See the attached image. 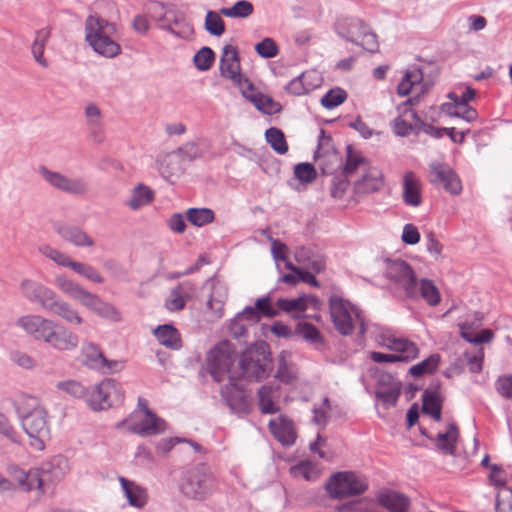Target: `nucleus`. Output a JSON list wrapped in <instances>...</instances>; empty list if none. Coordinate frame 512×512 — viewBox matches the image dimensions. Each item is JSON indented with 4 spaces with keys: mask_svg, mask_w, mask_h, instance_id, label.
<instances>
[{
    "mask_svg": "<svg viewBox=\"0 0 512 512\" xmlns=\"http://www.w3.org/2000/svg\"><path fill=\"white\" fill-rule=\"evenodd\" d=\"M16 325L34 340L44 342L58 352H72L80 343L79 336L71 329L38 314L21 316Z\"/></svg>",
    "mask_w": 512,
    "mask_h": 512,
    "instance_id": "1",
    "label": "nucleus"
},
{
    "mask_svg": "<svg viewBox=\"0 0 512 512\" xmlns=\"http://www.w3.org/2000/svg\"><path fill=\"white\" fill-rule=\"evenodd\" d=\"M21 426L30 438V445L37 450L45 447L50 437L48 412L37 398L24 397L17 406Z\"/></svg>",
    "mask_w": 512,
    "mask_h": 512,
    "instance_id": "2",
    "label": "nucleus"
},
{
    "mask_svg": "<svg viewBox=\"0 0 512 512\" xmlns=\"http://www.w3.org/2000/svg\"><path fill=\"white\" fill-rule=\"evenodd\" d=\"M114 33L115 26L109 21L97 15L87 17L85 21V39L99 55L114 58L121 53L120 45L111 38Z\"/></svg>",
    "mask_w": 512,
    "mask_h": 512,
    "instance_id": "3",
    "label": "nucleus"
},
{
    "mask_svg": "<svg viewBox=\"0 0 512 512\" xmlns=\"http://www.w3.org/2000/svg\"><path fill=\"white\" fill-rule=\"evenodd\" d=\"M216 488V479L206 463H198L188 469L180 484L181 493L193 500H204Z\"/></svg>",
    "mask_w": 512,
    "mask_h": 512,
    "instance_id": "4",
    "label": "nucleus"
},
{
    "mask_svg": "<svg viewBox=\"0 0 512 512\" xmlns=\"http://www.w3.org/2000/svg\"><path fill=\"white\" fill-rule=\"evenodd\" d=\"M329 309L332 323L341 335H351L356 324L359 325L360 336L365 335L366 324L364 318L349 301L338 295H332L329 299Z\"/></svg>",
    "mask_w": 512,
    "mask_h": 512,
    "instance_id": "5",
    "label": "nucleus"
},
{
    "mask_svg": "<svg viewBox=\"0 0 512 512\" xmlns=\"http://www.w3.org/2000/svg\"><path fill=\"white\" fill-rule=\"evenodd\" d=\"M367 489V479L353 471L333 473L325 483L327 494L331 498L338 500L361 495Z\"/></svg>",
    "mask_w": 512,
    "mask_h": 512,
    "instance_id": "6",
    "label": "nucleus"
},
{
    "mask_svg": "<svg viewBox=\"0 0 512 512\" xmlns=\"http://www.w3.org/2000/svg\"><path fill=\"white\" fill-rule=\"evenodd\" d=\"M124 401L122 385L114 379H105L94 386L88 394L87 403L95 411L118 406Z\"/></svg>",
    "mask_w": 512,
    "mask_h": 512,
    "instance_id": "7",
    "label": "nucleus"
},
{
    "mask_svg": "<svg viewBox=\"0 0 512 512\" xmlns=\"http://www.w3.org/2000/svg\"><path fill=\"white\" fill-rule=\"evenodd\" d=\"M39 175L51 188L73 196H82L88 192V184L83 177H70L46 166L38 168Z\"/></svg>",
    "mask_w": 512,
    "mask_h": 512,
    "instance_id": "8",
    "label": "nucleus"
},
{
    "mask_svg": "<svg viewBox=\"0 0 512 512\" xmlns=\"http://www.w3.org/2000/svg\"><path fill=\"white\" fill-rule=\"evenodd\" d=\"M338 33L347 40L374 52L378 48L376 35L365 23L357 18H347L337 24Z\"/></svg>",
    "mask_w": 512,
    "mask_h": 512,
    "instance_id": "9",
    "label": "nucleus"
},
{
    "mask_svg": "<svg viewBox=\"0 0 512 512\" xmlns=\"http://www.w3.org/2000/svg\"><path fill=\"white\" fill-rule=\"evenodd\" d=\"M127 426L128 430L142 437L162 434L166 431V422L153 413L148 407L144 409V415L138 418L137 414L117 423L116 428Z\"/></svg>",
    "mask_w": 512,
    "mask_h": 512,
    "instance_id": "10",
    "label": "nucleus"
},
{
    "mask_svg": "<svg viewBox=\"0 0 512 512\" xmlns=\"http://www.w3.org/2000/svg\"><path fill=\"white\" fill-rule=\"evenodd\" d=\"M374 340L379 347L392 351L400 362H411L419 355V349L413 341L396 337L388 330H380L375 334Z\"/></svg>",
    "mask_w": 512,
    "mask_h": 512,
    "instance_id": "11",
    "label": "nucleus"
},
{
    "mask_svg": "<svg viewBox=\"0 0 512 512\" xmlns=\"http://www.w3.org/2000/svg\"><path fill=\"white\" fill-rule=\"evenodd\" d=\"M386 277L409 298L418 296V283L409 264L402 260L389 262L385 271Z\"/></svg>",
    "mask_w": 512,
    "mask_h": 512,
    "instance_id": "12",
    "label": "nucleus"
},
{
    "mask_svg": "<svg viewBox=\"0 0 512 512\" xmlns=\"http://www.w3.org/2000/svg\"><path fill=\"white\" fill-rule=\"evenodd\" d=\"M221 76L232 81L234 85L242 89L244 86L252 88V83L241 73L238 48L233 45H225L220 57Z\"/></svg>",
    "mask_w": 512,
    "mask_h": 512,
    "instance_id": "13",
    "label": "nucleus"
},
{
    "mask_svg": "<svg viewBox=\"0 0 512 512\" xmlns=\"http://www.w3.org/2000/svg\"><path fill=\"white\" fill-rule=\"evenodd\" d=\"M207 362L213 379L217 382L222 381L233 364V353L230 344L222 342L211 349L207 356Z\"/></svg>",
    "mask_w": 512,
    "mask_h": 512,
    "instance_id": "14",
    "label": "nucleus"
},
{
    "mask_svg": "<svg viewBox=\"0 0 512 512\" xmlns=\"http://www.w3.org/2000/svg\"><path fill=\"white\" fill-rule=\"evenodd\" d=\"M21 296L32 304H38L44 310L55 295L48 286L31 278H23L19 284Z\"/></svg>",
    "mask_w": 512,
    "mask_h": 512,
    "instance_id": "15",
    "label": "nucleus"
},
{
    "mask_svg": "<svg viewBox=\"0 0 512 512\" xmlns=\"http://www.w3.org/2000/svg\"><path fill=\"white\" fill-rule=\"evenodd\" d=\"M221 395L229 408L236 414H247L251 409V401L244 389L229 376V383L221 388Z\"/></svg>",
    "mask_w": 512,
    "mask_h": 512,
    "instance_id": "16",
    "label": "nucleus"
},
{
    "mask_svg": "<svg viewBox=\"0 0 512 512\" xmlns=\"http://www.w3.org/2000/svg\"><path fill=\"white\" fill-rule=\"evenodd\" d=\"M430 181L433 184H441L451 194L461 192V182L454 171L446 164L432 162L430 164Z\"/></svg>",
    "mask_w": 512,
    "mask_h": 512,
    "instance_id": "17",
    "label": "nucleus"
},
{
    "mask_svg": "<svg viewBox=\"0 0 512 512\" xmlns=\"http://www.w3.org/2000/svg\"><path fill=\"white\" fill-rule=\"evenodd\" d=\"M54 231L62 240L76 247H92L95 243L91 236L76 225L58 222L54 224Z\"/></svg>",
    "mask_w": 512,
    "mask_h": 512,
    "instance_id": "18",
    "label": "nucleus"
},
{
    "mask_svg": "<svg viewBox=\"0 0 512 512\" xmlns=\"http://www.w3.org/2000/svg\"><path fill=\"white\" fill-rule=\"evenodd\" d=\"M253 354L252 351L244 353L240 358L239 365L245 378L260 381L268 376L269 367L264 357L262 359L254 358Z\"/></svg>",
    "mask_w": 512,
    "mask_h": 512,
    "instance_id": "19",
    "label": "nucleus"
},
{
    "mask_svg": "<svg viewBox=\"0 0 512 512\" xmlns=\"http://www.w3.org/2000/svg\"><path fill=\"white\" fill-rule=\"evenodd\" d=\"M85 124L93 142L102 143L105 139V127L100 108L89 103L84 109Z\"/></svg>",
    "mask_w": 512,
    "mask_h": 512,
    "instance_id": "20",
    "label": "nucleus"
},
{
    "mask_svg": "<svg viewBox=\"0 0 512 512\" xmlns=\"http://www.w3.org/2000/svg\"><path fill=\"white\" fill-rule=\"evenodd\" d=\"M419 101V95L413 98L407 99L403 104L398 106L399 115L392 121V128L394 133L400 137L408 136L412 131L418 132V122L414 121L411 123L409 119L406 117H410L411 109L408 108V105L416 104Z\"/></svg>",
    "mask_w": 512,
    "mask_h": 512,
    "instance_id": "21",
    "label": "nucleus"
},
{
    "mask_svg": "<svg viewBox=\"0 0 512 512\" xmlns=\"http://www.w3.org/2000/svg\"><path fill=\"white\" fill-rule=\"evenodd\" d=\"M45 310L60 317L68 324L81 325L84 321L78 310L69 302L61 299L57 293H55Z\"/></svg>",
    "mask_w": 512,
    "mask_h": 512,
    "instance_id": "22",
    "label": "nucleus"
},
{
    "mask_svg": "<svg viewBox=\"0 0 512 512\" xmlns=\"http://www.w3.org/2000/svg\"><path fill=\"white\" fill-rule=\"evenodd\" d=\"M383 184L382 172L376 167H370L354 182V190L357 194H368L380 190Z\"/></svg>",
    "mask_w": 512,
    "mask_h": 512,
    "instance_id": "23",
    "label": "nucleus"
},
{
    "mask_svg": "<svg viewBox=\"0 0 512 512\" xmlns=\"http://www.w3.org/2000/svg\"><path fill=\"white\" fill-rule=\"evenodd\" d=\"M268 426L272 435L283 445L291 446L295 443L296 432L291 420L279 416L271 419Z\"/></svg>",
    "mask_w": 512,
    "mask_h": 512,
    "instance_id": "24",
    "label": "nucleus"
},
{
    "mask_svg": "<svg viewBox=\"0 0 512 512\" xmlns=\"http://www.w3.org/2000/svg\"><path fill=\"white\" fill-rule=\"evenodd\" d=\"M56 287L69 298L79 302L82 306L87 301L92 292L85 289L82 285L68 278L66 275L60 274L55 277Z\"/></svg>",
    "mask_w": 512,
    "mask_h": 512,
    "instance_id": "25",
    "label": "nucleus"
},
{
    "mask_svg": "<svg viewBox=\"0 0 512 512\" xmlns=\"http://www.w3.org/2000/svg\"><path fill=\"white\" fill-rule=\"evenodd\" d=\"M83 307L91 310L98 316L113 322L121 320V313L112 304L104 302L98 295L91 293Z\"/></svg>",
    "mask_w": 512,
    "mask_h": 512,
    "instance_id": "26",
    "label": "nucleus"
},
{
    "mask_svg": "<svg viewBox=\"0 0 512 512\" xmlns=\"http://www.w3.org/2000/svg\"><path fill=\"white\" fill-rule=\"evenodd\" d=\"M154 191L143 183L133 187L130 196L125 201V205L132 211H137L148 206L154 201Z\"/></svg>",
    "mask_w": 512,
    "mask_h": 512,
    "instance_id": "27",
    "label": "nucleus"
},
{
    "mask_svg": "<svg viewBox=\"0 0 512 512\" xmlns=\"http://www.w3.org/2000/svg\"><path fill=\"white\" fill-rule=\"evenodd\" d=\"M242 95L254 104V106L266 114H274L280 111V104L275 102L271 97L261 93H255L254 87L251 89L244 86L240 89Z\"/></svg>",
    "mask_w": 512,
    "mask_h": 512,
    "instance_id": "28",
    "label": "nucleus"
},
{
    "mask_svg": "<svg viewBox=\"0 0 512 512\" xmlns=\"http://www.w3.org/2000/svg\"><path fill=\"white\" fill-rule=\"evenodd\" d=\"M41 473L46 482H58L65 477L69 471V463L62 456L54 457L51 461L44 463Z\"/></svg>",
    "mask_w": 512,
    "mask_h": 512,
    "instance_id": "29",
    "label": "nucleus"
},
{
    "mask_svg": "<svg viewBox=\"0 0 512 512\" xmlns=\"http://www.w3.org/2000/svg\"><path fill=\"white\" fill-rule=\"evenodd\" d=\"M128 503L136 508H142L147 502L146 489L124 477L118 478Z\"/></svg>",
    "mask_w": 512,
    "mask_h": 512,
    "instance_id": "30",
    "label": "nucleus"
},
{
    "mask_svg": "<svg viewBox=\"0 0 512 512\" xmlns=\"http://www.w3.org/2000/svg\"><path fill=\"white\" fill-rule=\"evenodd\" d=\"M403 200L413 207L421 204V184L413 172H406L403 177Z\"/></svg>",
    "mask_w": 512,
    "mask_h": 512,
    "instance_id": "31",
    "label": "nucleus"
},
{
    "mask_svg": "<svg viewBox=\"0 0 512 512\" xmlns=\"http://www.w3.org/2000/svg\"><path fill=\"white\" fill-rule=\"evenodd\" d=\"M82 363L95 371L103 368L106 358L101 352L99 346L93 342L85 341L81 347Z\"/></svg>",
    "mask_w": 512,
    "mask_h": 512,
    "instance_id": "32",
    "label": "nucleus"
},
{
    "mask_svg": "<svg viewBox=\"0 0 512 512\" xmlns=\"http://www.w3.org/2000/svg\"><path fill=\"white\" fill-rule=\"evenodd\" d=\"M315 302L316 298L314 296L304 294L294 299L280 298L276 301V306L278 309L292 314L294 317H300L309 304Z\"/></svg>",
    "mask_w": 512,
    "mask_h": 512,
    "instance_id": "33",
    "label": "nucleus"
},
{
    "mask_svg": "<svg viewBox=\"0 0 512 512\" xmlns=\"http://www.w3.org/2000/svg\"><path fill=\"white\" fill-rule=\"evenodd\" d=\"M377 499L390 512H407L410 505L409 499L405 495L392 490L380 492Z\"/></svg>",
    "mask_w": 512,
    "mask_h": 512,
    "instance_id": "34",
    "label": "nucleus"
},
{
    "mask_svg": "<svg viewBox=\"0 0 512 512\" xmlns=\"http://www.w3.org/2000/svg\"><path fill=\"white\" fill-rule=\"evenodd\" d=\"M157 341L172 350L182 347V339L179 331L171 324L159 325L153 331Z\"/></svg>",
    "mask_w": 512,
    "mask_h": 512,
    "instance_id": "35",
    "label": "nucleus"
},
{
    "mask_svg": "<svg viewBox=\"0 0 512 512\" xmlns=\"http://www.w3.org/2000/svg\"><path fill=\"white\" fill-rule=\"evenodd\" d=\"M278 397V387L270 384L263 385L258 391V402L261 412L264 414L277 413L279 411Z\"/></svg>",
    "mask_w": 512,
    "mask_h": 512,
    "instance_id": "36",
    "label": "nucleus"
},
{
    "mask_svg": "<svg viewBox=\"0 0 512 512\" xmlns=\"http://www.w3.org/2000/svg\"><path fill=\"white\" fill-rule=\"evenodd\" d=\"M459 436V430L456 424L448 425L445 432H439L436 437V447L445 454L455 455L456 442Z\"/></svg>",
    "mask_w": 512,
    "mask_h": 512,
    "instance_id": "37",
    "label": "nucleus"
},
{
    "mask_svg": "<svg viewBox=\"0 0 512 512\" xmlns=\"http://www.w3.org/2000/svg\"><path fill=\"white\" fill-rule=\"evenodd\" d=\"M14 477L18 481L20 488L24 491L42 489L45 484V478H43L41 470L34 469L28 472L17 470Z\"/></svg>",
    "mask_w": 512,
    "mask_h": 512,
    "instance_id": "38",
    "label": "nucleus"
},
{
    "mask_svg": "<svg viewBox=\"0 0 512 512\" xmlns=\"http://www.w3.org/2000/svg\"><path fill=\"white\" fill-rule=\"evenodd\" d=\"M38 252L44 256L45 258L52 261L59 267L69 268L72 270V267L75 263V260L72 259L67 253L49 245V244H41L38 246Z\"/></svg>",
    "mask_w": 512,
    "mask_h": 512,
    "instance_id": "39",
    "label": "nucleus"
},
{
    "mask_svg": "<svg viewBox=\"0 0 512 512\" xmlns=\"http://www.w3.org/2000/svg\"><path fill=\"white\" fill-rule=\"evenodd\" d=\"M290 353L288 351H281L277 358V372L275 378L285 384H290L296 379V369L292 362L289 361Z\"/></svg>",
    "mask_w": 512,
    "mask_h": 512,
    "instance_id": "40",
    "label": "nucleus"
},
{
    "mask_svg": "<svg viewBox=\"0 0 512 512\" xmlns=\"http://www.w3.org/2000/svg\"><path fill=\"white\" fill-rule=\"evenodd\" d=\"M294 258L300 265L314 273H319L325 268L324 261L320 257H314L311 250L303 246L295 249Z\"/></svg>",
    "mask_w": 512,
    "mask_h": 512,
    "instance_id": "41",
    "label": "nucleus"
},
{
    "mask_svg": "<svg viewBox=\"0 0 512 512\" xmlns=\"http://www.w3.org/2000/svg\"><path fill=\"white\" fill-rule=\"evenodd\" d=\"M50 38V30L42 28L35 33L34 41L31 46V53L34 60L42 67H47L48 62L44 58L46 43Z\"/></svg>",
    "mask_w": 512,
    "mask_h": 512,
    "instance_id": "42",
    "label": "nucleus"
},
{
    "mask_svg": "<svg viewBox=\"0 0 512 512\" xmlns=\"http://www.w3.org/2000/svg\"><path fill=\"white\" fill-rule=\"evenodd\" d=\"M422 72L414 68L406 71L401 82L397 86V92L400 96L408 95L413 89L421 85Z\"/></svg>",
    "mask_w": 512,
    "mask_h": 512,
    "instance_id": "43",
    "label": "nucleus"
},
{
    "mask_svg": "<svg viewBox=\"0 0 512 512\" xmlns=\"http://www.w3.org/2000/svg\"><path fill=\"white\" fill-rule=\"evenodd\" d=\"M290 474L296 479L315 481L320 476L317 466L310 461H301L290 468Z\"/></svg>",
    "mask_w": 512,
    "mask_h": 512,
    "instance_id": "44",
    "label": "nucleus"
},
{
    "mask_svg": "<svg viewBox=\"0 0 512 512\" xmlns=\"http://www.w3.org/2000/svg\"><path fill=\"white\" fill-rule=\"evenodd\" d=\"M186 218L192 225L202 227L214 221L215 213L210 208H189Z\"/></svg>",
    "mask_w": 512,
    "mask_h": 512,
    "instance_id": "45",
    "label": "nucleus"
},
{
    "mask_svg": "<svg viewBox=\"0 0 512 512\" xmlns=\"http://www.w3.org/2000/svg\"><path fill=\"white\" fill-rule=\"evenodd\" d=\"M422 410L434 420H441V400L439 396L431 391L425 390L422 395Z\"/></svg>",
    "mask_w": 512,
    "mask_h": 512,
    "instance_id": "46",
    "label": "nucleus"
},
{
    "mask_svg": "<svg viewBox=\"0 0 512 512\" xmlns=\"http://www.w3.org/2000/svg\"><path fill=\"white\" fill-rule=\"evenodd\" d=\"M401 394V386L397 381H392L388 387H378L376 397L386 407L394 406Z\"/></svg>",
    "mask_w": 512,
    "mask_h": 512,
    "instance_id": "47",
    "label": "nucleus"
},
{
    "mask_svg": "<svg viewBox=\"0 0 512 512\" xmlns=\"http://www.w3.org/2000/svg\"><path fill=\"white\" fill-rule=\"evenodd\" d=\"M312 74L311 72H305L295 77L286 85V90L293 95L300 96L314 89L317 84L307 81Z\"/></svg>",
    "mask_w": 512,
    "mask_h": 512,
    "instance_id": "48",
    "label": "nucleus"
},
{
    "mask_svg": "<svg viewBox=\"0 0 512 512\" xmlns=\"http://www.w3.org/2000/svg\"><path fill=\"white\" fill-rule=\"evenodd\" d=\"M254 7L247 0H239L232 7L220 9V13L230 18H247L253 13Z\"/></svg>",
    "mask_w": 512,
    "mask_h": 512,
    "instance_id": "49",
    "label": "nucleus"
},
{
    "mask_svg": "<svg viewBox=\"0 0 512 512\" xmlns=\"http://www.w3.org/2000/svg\"><path fill=\"white\" fill-rule=\"evenodd\" d=\"M265 138L276 153L285 154L288 151L285 135L280 129L276 127L267 129L265 132Z\"/></svg>",
    "mask_w": 512,
    "mask_h": 512,
    "instance_id": "50",
    "label": "nucleus"
},
{
    "mask_svg": "<svg viewBox=\"0 0 512 512\" xmlns=\"http://www.w3.org/2000/svg\"><path fill=\"white\" fill-rule=\"evenodd\" d=\"M418 293L421 297L431 306H436L440 303V293L432 280L422 279L418 288Z\"/></svg>",
    "mask_w": 512,
    "mask_h": 512,
    "instance_id": "51",
    "label": "nucleus"
},
{
    "mask_svg": "<svg viewBox=\"0 0 512 512\" xmlns=\"http://www.w3.org/2000/svg\"><path fill=\"white\" fill-rule=\"evenodd\" d=\"M440 362V357L437 354H432L425 360L417 363L416 365H413L409 372L414 377H420L424 374H430L434 372Z\"/></svg>",
    "mask_w": 512,
    "mask_h": 512,
    "instance_id": "52",
    "label": "nucleus"
},
{
    "mask_svg": "<svg viewBox=\"0 0 512 512\" xmlns=\"http://www.w3.org/2000/svg\"><path fill=\"white\" fill-rule=\"evenodd\" d=\"M72 270L91 282L97 284H102L104 282V277L101 275V273L90 264L75 261Z\"/></svg>",
    "mask_w": 512,
    "mask_h": 512,
    "instance_id": "53",
    "label": "nucleus"
},
{
    "mask_svg": "<svg viewBox=\"0 0 512 512\" xmlns=\"http://www.w3.org/2000/svg\"><path fill=\"white\" fill-rule=\"evenodd\" d=\"M296 333L311 344H321L323 342L319 330L308 322H299L296 326Z\"/></svg>",
    "mask_w": 512,
    "mask_h": 512,
    "instance_id": "54",
    "label": "nucleus"
},
{
    "mask_svg": "<svg viewBox=\"0 0 512 512\" xmlns=\"http://www.w3.org/2000/svg\"><path fill=\"white\" fill-rule=\"evenodd\" d=\"M221 13L208 11L205 17V29L213 36H221L225 32V24L220 16Z\"/></svg>",
    "mask_w": 512,
    "mask_h": 512,
    "instance_id": "55",
    "label": "nucleus"
},
{
    "mask_svg": "<svg viewBox=\"0 0 512 512\" xmlns=\"http://www.w3.org/2000/svg\"><path fill=\"white\" fill-rule=\"evenodd\" d=\"M331 410L330 400L328 397H325L321 404L314 405L313 407V423L324 428L328 423Z\"/></svg>",
    "mask_w": 512,
    "mask_h": 512,
    "instance_id": "56",
    "label": "nucleus"
},
{
    "mask_svg": "<svg viewBox=\"0 0 512 512\" xmlns=\"http://www.w3.org/2000/svg\"><path fill=\"white\" fill-rule=\"evenodd\" d=\"M367 168H370V166L367 165L365 160L362 157L353 154L352 151L349 149L347 154V160L344 166L345 176L350 177L356 171H361V174H363L364 170Z\"/></svg>",
    "mask_w": 512,
    "mask_h": 512,
    "instance_id": "57",
    "label": "nucleus"
},
{
    "mask_svg": "<svg viewBox=\"0 0 512 512\" xmlns=\"http://www.w3.org/2000/svg\"><path fill=\"white\" fill-rule=\"evenodd\" d=\"M215 59L213 50L209 47H202L194 56V64L200 71H207L211 68Z\"/></svg>",
    "mask_w": 512,
    "mask_h": 512,
    "instance_id": "58",
    "label": "nucleus"
},
{
    "mask_svg": "<svg viewBox=\"0 0 512 512\" xmlns=\"http://www.w3.org/2000/svg\"><path fill=\"white\" fill-rule=\"evenodd\" d=\"M57 389L63 391L73 397L81 398L84 396L88 397L89 391L78 381L66 380L58 382L56 385Z\"/></svg>",
    "mask_w": 512,
    "mask_h": 512,
    "instance_id": "59",
    "label": "nucleus"
},
{
    "mask_svg": "<svg viewBox=\"0 0 512 512\" xmlns=\"http://www.w3.org/2000/svg\"><path fill=\"white\" fill-rule=\"evenodd\" d=\"M347 98V93L341 88L329 90L322 98L321 104L327 109H333L342 104Z\"/></svg>",
    "mask_w": 512,
    "mask_h": 512,
    "instance_id": "60",
    "label": "nucleus"
},
{
    "mask_svg": "<svg viewBox=\"0 0 512 512\" xmlns=\"http://www.w3.org/2000/svg\"><path fill=\"white\" fill-rule=\"evenodd\" d=\"M464 358L472 373H479L482 370L484 352L482 348H477L473 351H466Z\"/></svg>",
    "mask_w": 512,
    "mask_h": 512,
    "instance_id": "61",
    "label": "nucleus"
},
{
    "mask_svg": "<svg viewBox=\"0 0 512 512\" xmlns=\"http://www.w3.org/2000/svg\"><path fill=\"white\" fill-rule=\"evenodd\" d=\"M495 389L501 397L512 401V374L499 376L495 381Z\"/></svg>",
    "mask_w": 512,
    "mask_h": 512,
    "instance_id": "62",
    "label": "nucleus"
},
{
    "mask_svg": "<svg viewBox=\"0 0 512 512\" xmlns=\"http://www.w3.org/2000/svg\"><path fill=\"white\" fill-rule=\"evenodd\" d=\"M0 435L7 438L13 443L19 442V433L12 425L8 417L2 412H0Z\"/></svg>",
    "mask_w": 512,
    "mask_h": 512,
    "instance_id": "63",
    "label": "nucleus"
},
{
    "mask_svg": "<svg viewBox=\"0 0 512 512\" xmlns=\"http://www.w3.org/2000/svg\"><path fill=\"white\" fill-rule=\"evenodd\" d=\"M294 175L301 182L310 183L316 178V171L312 164L300 163L295 166Z\"/></svg>",
    "mask_w": 512,
    "mask_h": 512,
    "instance_id": "64",
    "label": "nucleus"
}]
</instances>
